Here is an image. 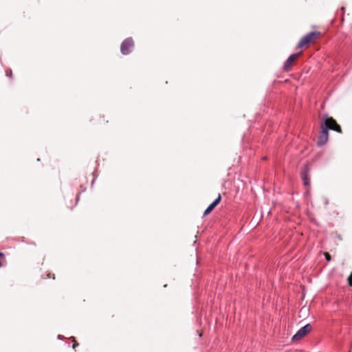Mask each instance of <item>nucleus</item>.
Masks as SVG:
<instances>
[{
	"instance_id": "1",
	"label": "nucleus",
	"mask_w": 352,
	"mask_h": 352,
	"mask_svg": "<svg viewBox=\"0 0 352 352\" xmlns=\"http://www.w3.org/2000/svg\"><path fill=\"white\" fill-rule=\"evenodd\" d=\"M320 131L319 133L317 145L322 146L324 145L329 140V127L327 126L326 119H322L320 122Z\"/></svg>"
},
{
	"instance_id": "2",
	"label": "nucleus",
	"mask_w": 352,
	"mask_h": 352,
	"mask_svg": "<svg viewBox=\"0 0 352 352\" xmlns=\"http://www.w3.org/2000/svg\"><path fill=\"white\" fill-rule=\"evenodd\" d=\"M320 36V32L317 31L309 32L303 36L297 44V47L300 48L307 46L314 41Z\"/></svg>"
},
{
	"instance_id": "3",
	"label": "nucleus",
	"mask_w": 352,
	"mask_h": 352,
	"mask_svg": "<svg viewBox=\"0 0 352 352\" xmlns=\"http://www.w3.org/2000/svg\"><path fill=\"white\" fill-rule=\"evenodd\" d=\"M134 46L133 40L131 37L124 39L120 45V52L123 55L129 54Z\"/></svg>"
},
{
	"instance_id": "4",
	"label": "nucleus",
	"mask_w": 352,
	"mask_h": 352,
	"mask_svg": "<svg viewBox=\"0 0 352 352\" xmlns=\"http://www.w3.org/2000/svg\"><path fill=\"white\" fill-rule=\"evenodd\" d=\"M312 329V326L308 323L301 327L292 338V341L298 340L307 336Z\"/></svg>"
},
{
	"instance_id": "5",
	"label": "nucleus",
	"mask_w": 352,
	"mask_h": 352,
	"mask_svg": "<svg viewBox=\"0 0 352 352\" xmlns=\"http://www.w3.org/2000/svg\"><path fill=\"white\" fill-rule=\"evenodd\" d=\"M310 168L308 164H304L300 169V177L305 186H310Z\"/></svg>"
},
{
	"instance_id": "6",
	"label": "nucleus",
	"mask_w": 352,
	"mask_h": 352,
	"mask_svg": "<svg viewBox=\"0 0 352 352\" xmlns=\"http://www.w3.org/2000/svg\"><path fill=\"white\" fill-rule=\"evenodd\" d=\"M322 119H326L327 126L329 127V130H333L340 133H342V129L340 126L332 117H329L327 114H324Z\"/></svg>"
},
{
	"instance_id": "7",
	"label": "nucleus",
	"mask_w": 352,
	"mask_h": 352,
	"mask_svg": "<svg viewBox=\"0 0 352 352\" xmlns=\"http://www.w3.org/2000/svg\"><path fill=\"white\" fill-rule=\"evenodd\" d=\"M302 54V52H299L295 54H291L283 64V70L285 72H289L292 69V65L294 60Z\"/></svg>"
},
{
	"instance_id": "8",
	"label": "nucleus",
	"mask_w": 352,
	"mask_h": 352,
	"mask_svg": "<svg viewBox=\"0 0 352 352\" xmlns=\"http://www.w3.org/2000/svg\"><path fill=\"white\" fill-rule=\"evenodd\" d=\"M221 200V196L220 194L218 195L217 197L207 207L204 212V216L209 214L213 209L220 203Z\"/></svg>"
},
{
	"instance_id": "9",
	"label": "nucleus",
	"mask_w": 352,
	"mask_h": 352,
	"mask_svg": "<svg viewBox=\"0 0 352 352\" xmlns=\"http://www.w3.org/2000/svg\"><path fill=\"white\" fill-rule=\"evenodd\" d=\"M348 282L349 285L352 286V272L351 273L350 276L348 278Z\"/></svg>"
},
{
	"instance_id": "10",
	"label": "nucleus",
	"mask_w": 352,
	"mask_h": 352,
	"mask_svg": "<svg viewBox=\"0 0 352 352\" xmlns=\"http://www.w3.org/2000/svg\"><path fill=\"white\" fill-rule=\"evenodd\" d=\"M6 76L9 78H12V70L6 71Z\"/></svg>"
},
{
	"instance_id": "11",
	"label": "nucleus",
	"mask_w": 352,
	"mask_h": 352,
	"mask_svg": "<svg viewBox=\"0 0 352 352\" xmlns=\"http://www.w3.org/2000/svg\"><path fill=\"white\" fill-rule=\"evenodd\" d=\"M325 258L327 261H330L331 258V255L329 254V253H325Z\"/></svg>"
},
{
	"instance_id": "12",
	"label": "nucleus",
	"mask_w": 352,
	"mask_h": 352,
	"mask_svg": "<svg viewBox=\"0 0 352 352\" xmlns=\"http://www.w3.org/2000/svg\"><path fill=\"white\" fill-rule=\"evenodd\" d=\"M93 175H94V179H93V180L91 182V187L93 186V185H94V184L95 182L96 178L97 177V175H96V171L93 173Z\"/></svg>"
},
{
	"instance_id": "13",
	"label": "nucleus",
	"mask_w": 352,
	"mask_h": 352,
	"mask_svg": "<svg viewBox=\"0 0 352 352\" xmlns=\"http://www.w3.org/2000/svg\"><path fill=\"white\" fill-rule=\"evenodd\" d=\"M73 338V341L74 342L72 347L74 349H75L76 347H77L78 346V343L75 340L74 338Z\"/></svg>"
},
{
	"instance_id": "14",
	"label": "nucleus",
	"mask_w": 352,
	"mask_h": 352,
	"mask_svg": "<svg viewBox=\"0 0 352 352\" xmlns=\"http://www.w3.org/2000/svg\"><path fill=\"white\" fill-rule=\"evenodd\" d=\"M63 338H64V337L63 336H61V335H58V340H63Z\"/></svg>"
},
{
	"instance_id": "15",
	"label": "nucleus",
	"mask_w": 352,
	"mask_h": 352,
	"mask_svg": "<svg viewBox=\"0 0 352 352\" xmlns=\"http://www.w3.org/2000/svg\"><path fill=\"white\" fill-rule=\"evenodd\" d=\"M324 204H325V205H328V204H329V199H325V200H324Z\"/></svg>"
},
{
	"instance_id": "16",
	"label": "nucleus",
	"mask_w": 352,
	"mask_h": 352,
	"mask_svg": "<svg viewBox=\"0 0 352 352\" xmlns=\"http://www.w3.org/2000/svg\"><path fill=\"white\" fill-rule=\"evenodd\" d=\"M79 200V195L76 197V203Z\"/></svg>"
},
{
	"instance_id": "17",
	"label": "nucleus",
	"mask_w": 352,
	"mask_h": 352,
	"mask_svg": "<svg viewBox=\"0 0 352 352\" xmlns=\"http://www.w3.org/2000/svg\"><path fill=\"white\" fill-rule=\"evenodd\" d=\"M344 9H345V8H344V7H342V8H341V10H342V12H344Z\"/></svg>"
}]
</instances>
